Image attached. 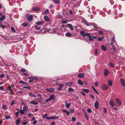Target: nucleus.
<instances>
[{
	"instance_id": "nucleus-18",
	"label": "nucleus",
	"mask_w": 125,
	"mask_h": 125,
	"mask_svg": "<svg viewBox=\"0 0 125 125\" xmlns=\"http://www.w3.org/2000/svg\"><path fill=\"white\" fill-rule=\"evenodd\" d=\"M83 22L84 24L88 26H89L90 25H92V24L91 23H88V22H87L86 21H83Z\"/></svg>"
},
{
	"instance_id": "nucleus-51",
	"label": "nucleus",
	"mask_w": 125,
	"mask_h": 125,
	"mask_svg": "<svg viewBox=\"0 0 125 125\" xmlns=\"http://www.w3.org/2000/svg\"><path fill=\"white\" fill-rule=\"evenodd\" d=\"M26 71V70L24 68H21V71L22 72H25Z\"/></svg>"
},
{
	"instance_id": "nucleus-54",
	"label": "nucleus",
	"mask_w": 125,
	"mask_h": 125,
	"mask_svg": "<svg viewBox=\"0 0 125 125\" xmlns=\"http://www.w3.org/2000/svg\"><path fill=\"white\" fill-rule=\"evenodd\" d=\"M70 113H73L74 112V110L72 109H71L70 110Z\"/></svg>"
},
{
	"instance_id": "nucleus-4",
	"label": "nucleus",
	"mask_w": 125,
	"mask_h": 125,
	"mask_svg": "<svg viewBox=\"0 0 125 125\" xmlns=\"http://www.w3.org/2000/svg\"><path fill=\"white\" fill-rule=\"evenodd\" d=\"M46 90L48 92H53L55 91L53 87L50 88H46Z\"/></svg>"
},
{
	"instance_id": "nucleus-45",
	"label": "nucleus",
	"mask_w": 125,
	"mask_h": 125,
	"mask_svg": "<svg viewBox=\"0 0 125 125\" xmlns=\"http://www.w3.org/2000/svg\"><path fill=\"white\" fill-rule=\"evenodd\" d=\"M90 97L92 98L93 100H95V98L93 95L91 94H90Z\"/></svg>"
},
{
	"instance_id": "nucleus-30",
	"label": "nucleus",
	"mask_w": 125,
	"mask_h": 125,
	"mask_svg": "<svg viewBox=\"0 0 125 125\" xmlns=\"http://www.w3.org/2000/svg\"><path fill=\"white\" fill-rule=\"evenodd\" d=\"M78 84L81 85H82L83 84L82 81L80 80H78Z\"/></svg>"
},
{
	"instance_id": "nucleus-46",
	"label": "nucleus",
	"mask_w": 125,
	"mask_h": 125,
	"mask_svg": "<svg viewBox=\"0 0 125 125\" xmlns=\"http://www.w3.org/2000/svg\"><path fill=\"white\" fill-rule=\"evenodd\" d=\"M56 4H59L60 2L59 0H54Z\"/></svg>"
},
{
	"instance_id": "nucleus-14",
	"label": "nucleus",
	"mask_w": 125,
	"mask_h": 125,
	"mask_svg": "<svg viewBox=\"0 0 125 125\" xmlns=\"http://www.w3.org/2000/svg\"><path fill=\"white\" fill-rule=\"evenodd\" d=\"M64 86V85L63 84H62L60 85H58V86H59V87L57 89L59 91L61 90Z\"/></svg>"
},
{
	"instance_id": "nucleus-31",
	"label": "nucleus",
	"mask_w": 125,
	"mask_h": 125,
	"mask_svg": "<svg viewBox=\"0 0 125 125\" xmlns=\"http://www.w3.org/2000/svg\"><path fill=\"white\" fill-rule=\"evenodd\" d=\"M2 22H0V26L2 29H4L5 28V26L4 25H2Z\"/></svg>"
},
{
	"instance_id": "nucleus-49",
	"label": "nucleus",
	"mask_w": 125,
	"mask_h": 125,
	"mask_svg": "<svg viewBox=\"0 0 125 125\" xmlns=\"http://www.w3.org/2000/svg\"><path fill=\"white\" fill-rule=\"evenodd\" d=\"M90 34L89 33H85L84 37L86 36H88V37H89V36H90Z\"/></svg>"
},
{
	"instance_id": "nucleus-50",
	"label": "nucleus",
	"mask_w": 125,
	"mask_h": 125,
	"mask_svg": "<svg viewBox=\"0 0 125 125\" xmlns=\"http://www.w3.org/2000/svg\"><path fill=\"white\" fill-rule=\"evenodd\" d=\"M109 65L110 66L113 68L114 67V65L113 63L110 62L109 63Z\"/></svg>"
},
{
	"instance_id": "nucleus-15",
	"label": "nucleus",
	"mask_w": 125,
	"mask_h": 125,
	"mask_svg": "<svg viewBox=\"0 0 125 125\" xmlns=\"http://www.w3.org/2000/svg\"><path fill=\"white\" fill-rule=\"evenodd\" d=\"M115 42V39L114 38L112 37L111 39V41L110 43V45H112Z\"/></svg>"
},
{
	"instance_id": "nucleus-52",
	"label": "nucleus",
	"mask_w": 125,
	"mask_h": 125,
	"mask_svg": "<svg viewBox=\"0 0 125 125\" xmlns=\"http://www.w3.org/2000/svg\"><path fill=\"white\" fill-rule=\"evenodd\" d=\"M87 111L89 113H92V110L90 108H88L87 110Z\"/></svg>"
},
{
	"instance_id": "nucleus-16",
	"label": "nucleus",
	"mask_w": 125,
	"mask_h": 125,
	"mask_svg": "<svg viewBox=\"0 0 125 125\" xmlns=\"http://www.w3.org/2000/svg\"><path fill=\"white\" fill-rule=\"evenodd\" d=\"M101 47L102 49L104 51H106L107 49V48L106 46H105L103 45H101Z\"/></svg>"
},
{
	"instance_id": "nucleus-63",
	"label": "nucleus",
	"mask_w": 125,
	"mask_h": 125,
	"mask_svg": "<svg viewBox=\"0 0 125 125\" xmlns=\"http://www.w3.org/2000/svg\"><path fill=\"white\" fill-rule=\"evenodd\" d=\"M34 80V79H31V80H30L29 81V83H31V82H32L33 80Z\"/></svg>"
},
{
	"instance_id": "nucleus-61",
	"label": "nucleus",
	"mask_w": 125,
	"mask_h": 125,
	"mask_svg": "<svg viewBox=\"0 0 125 125\" xmlns=\"http://www.w3.org/2000/svg\"><path fill=\"white\" fill-rule=\"evenodd\" d=\"M95 85L97 87H98V82H96L94 83Z\"/></svg>"
},
{
	"instance_id": "nucleus-41",
	"label": "nucleus",
	"mask_w": 125,
	"mask_h": 125,
	"mask_svg": "<svg viewBox=\"0 0 125 125\" xmlns=\"http://www.w3.org/2000/svg\"><path fill=\"white\" fill-rule=\"evenodd\" d=\"M112 46V49L114 51L116 49V47L113 44H112V45H111Z\"/></svg>"
},
{
	"instance_id": "nucleus-1",
	"label": "nucleus",
	"mask_w": 125,
	"mask_h": 125,
	"mask_svg": "<svg viewBox=\"0 0 125 125\" xmlns=\"http://www.w3.org/2000/svg\"><path fill=\"white\" fill-rule=\"evenodd\" d=\"M26 17L29 21H31L32 20L33 16L32 15L28 14L27 15Z\"/></svg>"
},
{
	"instance_id": "nucleus-48",
	"label": "nucleus",
	"mask_w": 125,
	"mask_h": 125,
	"mask_svg": "<svg viewBox=\"0 0 125 125\" xmlns=\"http://www.w3.org/2000/svg\"><path fill=\"white\" fill-rule=\"evenodd\" d=\"M98 53V50L97 49H96L95 51V55H97Z\"/></svg>"
},
{
	"instance_id": "nucleus-40",
	"label": "nucleus",
	"mask_w": 125,
	"mask_h": 125,
	"mask_svg": "<svg viewBox=\"0 0 125 125\" xmlns=\"http://www.w3.org/2000/svg\"><path fill=\"white\" fill-rule=\"evenodd\" d=\"M68 90L70 92L71 91H73L74 90L71 87H70L68 89Z\"/></svg>"
},
{
	"instance_id": "nucleus-17",
	"label": "nucleus",
	"mask_w": 125,
	"mask_h": 125,
	"mask_svg": "<svg viewBox=\"0 0 125 125\" xmlns=\"http://www.w3.org/2000/svg\"><path fill=\"white\" fill-rule=\"evenodd\" d=\"M66 25L69 27L71 30L73 31V27L71 24H67Z\"/></svg>"
},
{
	"instance_id": "nucleus-34",
	"label": "nucleus",
	"mask_w": 125,
	"mask_h": 125,
	"mask_svg": "<svg viewBox=\"0 0 125 125\" xmlns=\"http://www.w3.org/2000/svg\"><path fill=\"white\" fill-rule=\"evenodd\" d=\"M88 38H89V40L90 41H93V39L92 36L90 35L89 36Z\"/></svg>"
},
{
	"instance_id": "nucleus-53",
	"label": "nucleus",
	"mask_w": 125,
	"mask_h": 125,
	"mask_svg": "<svg viewBox=\"0 0 125 125\" xmlns=\"http://www.w3.org/2000/svg\"><path fill=\"white\" fill-rule=\"evenodd\" d=\"M2 108L3 109H6L7 108L6 106L5 105H2Z\"/></svg>"
},
{
	"instance_id": "nucleus-59",
	"label": "nucleus",
	"mask_w": 125,
	"mask_h": 125,
	"mask_svg": "<svg viewBox=\"0 0 125 125\" xmlns=\"http://www.w3.org/2000/svg\"><path fill=\"white\" fill-rule=\"evenodd\" d=\"M98 33L100 35H102L103 34V31H98Z\"/></svg>"
},
{
	"instance_id": "nucleus-8",
	"label": "nucleus",
	"mask_w": 125,
	"mask_h": 125,
	"mask_svg": "<svg viewBox=\"0 0 125 125\" xmlns=\"http://www.w3.org/2000/svg\"><path fill=\"white\" fill-rule=\"evenodd\" d=\"M50 100H54L55 98V95L54 94L52 95H50V97L49 98Z\"/></svg>"
},
{
	"instance_id": "nucleus-64",
	"label": "nucleus",
	"mask_w": 125,
	"mask_h": 125,
	"mask_svg": "<svg viewBox=\"0 0 125 125\" xmlns=\"http://www.w3.org/2000/svg\"><path fill=\"white\" fill-rule=\"evenodd\" d=\"M49 11L48 9H46L45 11V14L47 13H49Z\"/></svg>"
},
{
	"instance_id": "nucleus-9",
	"label": "nucleus",
	"mask_w": 125,
	"mask_h": 125,
	"mask_svg": "<svg viewBox=\"0 0 125 125\" xmlns=\"http://www.w3.org/2000/svg\"><path fill=\"white\" fill-rule=\"evenodd\" d=\"M94 107L96 109H98L99 107V103L97 101H96L95 102L94 104Z\"/></svg>"
},
{
	"instance_id": "nucleus-21",
	"label": "nucleus",
	"mask_w": 125,
	"mask_h": 125,
	"mask_svg": "<svg viewBox=\"0 0 125 125\" xmlns=\"http://www.w3.org/2000/svg\"><path fill=\"white\" fill-rule=\"evenodd\" d=\"M65 105L66 107L67 108H68L70 107V106L71 105V103H68V104H67V103L66 102L65 103Z\"/></svg>"
},
{
	"instance_id": "nucleus-60",
	"label": "nucleus",
	"mask_w": 125,
	"mask_h": 125,
	"mask_svg": "<svg viewBox=\"0 0 125 125\" xmlns=\"http://www.w3.org/2000/svg\"><path fill=\"white\" fill-rule=\"evenodd\" d=\"M6 119H10V116L8 115H6L5 117Z\"/></svg>"
},
{
	"instance_id": "nucleus-2",
	"label": "nucleus",
	"mask_w": 125,
	"mask_h": 125,
	"mask_svg": "<svg viewBox=\"0 0 125 125\" xmlns=\"http://www.w3.org/2000/svg\"><path fill=\"white\" fill-rule=\"evenodd\" d=\"M56 81L55 82L56 84L58 86L61 84V83L62 82V79H57L56 80Z\"/></svg>"
},
{
	"instance_id": "nucleus-39",
	"label": "nucleus",
	"mask_w": 125,
	"mask_h": 125,
	"mask_svg": "<svg viewBox=\"0 0 125 125\" xmlns=\"http://www.w3.org/2000/svg\"><path fill=\"white\" fill-rule=\"evenodd\" d=\"M20 119H18L16 121V124L17 125L19 124L20 123Z\"/></svg>"
},
{
	"instance_id": "nucleus-23",
	"label": "nucleus",
	"mask_w": 125,
	"mask_h": 125,
	"mask_svg": "<svg viewBox=\"0 0 125 125\" xmlns=\"http://www.w3.org/2000/svg\"><path fill=\"white\" fill-rule=\"evenodd\" d=\"M104 38V36H103L102 37H100L97 39V41H102Z\"/></svg>"
},
{
	"instance_id": "nucleus-22",
	"label": "nucleus",
	"mask_w": 125,
	"mask_h": 125,
	"mask_svg": "<svg viewBox=\"0 0 125 125\" xmlns=\"http://www.w3.org/2000/svg\"><path fill=\"white\" fill-rule=\"evenodd\" d=\"M43 21H38L36 23V24L38 25H42L44 23Z\"/></svg>"
},
{
	"instance_id": "nucleus-58",
	"label": "nucleus",
	"mask_w": 125,
	"mask_h": 125,
	"mask_svg": "<svg viewBox=\"0 0 125 125\" xmlns=\"http://www.w3.org/2000/svg\"><path fill=\"white\" fill-rule=\"evenodd\" d=\"M11 87L9 85L8 86V87L7 88L8 89H9V91H11L12 90V89L11 88Z\"/></svg>"
},
{
	"instance_id": "nucleus-36",
	"label": "nucleus",
	"mask_w": 125,
	"mask_h": 125,
	"mask_svg": "<svg viewBox=\"0 0 125 125\" xmlns=\"http://www.w3.org/2000/svg\"><path fill=\"white\" fill-rule=\"evenodd\" d=\"M22 25L26 27L28 25V24L27 23H23L22 24Z\"/></svg>"
},
{
	"instance_id": "nucleus-5",
	"label": "nucleus",
	"mask_w": 125,
	"mask_h": 125,
	"mask_svg": "<svg viewBox=\"0 0 125 125\" xmlns=\"http://www.w3.org/2000/svg\"><path fill=\"white\" fill-rule=\"evenodd\" d=\"M77 76L79 78H83L84 76V73H79L77 75Z\"/></svg>"
},
{
	"instance_id": "nucleus-42",
	"label": "nucleus",
	"mask_w": 125,
	"mask_h": 125,
	"mask_svg": "<svg viewBox=\"0 0 125 125\" xmlns=\"http://www.w3.org/2000/svg\"><path fill=\"white\" fill-rule=\"evenodd\" d=\"M19 111L20 114H21L22 115H23L24 114V110H21Z\"/></svg>"
},
{
	"instance_id": "nucleus-55",
	"label": "nucleus",
	"mask_w": 125,
	"mask_h": 125,
	"mask_svg": "<svg viewBox=\"0 0 125 125\" xmlns=\"http://www.w3.org/2000/svg\"><path fill=\"white\" fill-rule=\"evenodd\" d=\"M19 112L18 111L17 112H16L15 113V114L16 116V117H17V116H18V115L19 114Z\"/></svg>"
},
{
	"instance_id": "nucleus-35",
	"label": "nucleus",
	"mask_w": 125,
	"mask_h": 125,
	"mask_svg": "<svg viewBox=\"0 0 125 125\" xmlns=\"http://www.w3.org/2000/svg\"><path fill=\"white\" fill-rule=\"evenodd\" d=\"M28 107L27 106H25L23 107V110L25 111H26L27 110Z\"/></svg>"
},
{
	"instance_id": "nucleus-56",
	"label": "nucleus",
	"mask_w": 125,
	"mask_h": 125,
	"mask_svg": "<svg viewBox=\"0 0 125 125\" xmlns=\"http://www.w3.org/2000/svg\"><path fill=\"white\" fill-rule=\"evenodd\" d=\"M72 120L73 121H76V119L75 117H73L72 118Z\"/></svg>"
},
{
	"instance_id": "nucleus-44",
	"label": "nucleus",
	"mask_w": 125,
	"mask_h": 125,
	"mask_svg": "<svg viewBox=\"0 0 125 125\" xmlns=\"http://www.w3.org/2000/svg\"><path fill=\"white\" fill-rule=\"evenodd\" d=\"M11 31L13 32H16V31L14 28L13 27H11Z\"/></svg>"
},
{
	"instance_id": "nucleus-37",
	"label": "nucleus",
	"mask_w": 125,
	"mask_h": 125,
	"mask_svg": "<svg viewBox=\"0 0 125 125\" xmlns=\"http://www.w3.org/2000/svg\"><path fill=\"white\" fill-rule=\"evenodd\" d=\"M46 119L48 120H49L50 119H54V117L51 116L48 117L46 118Z\"/></svg>"
},
{
	"instance_id": "nucleus-28",
	"label": "nucleus",
	"mask_w": 125,
	"mask_h": 125,
	"mask_svg": "<svg viewBox=\"0 0 125 125\" xmlns=\"http://www.w3.org/2000/svg\"><path fill=\"white\" fill-rule=\"evenodd\" d=\"M84 116L85 117V119L87 120H88V115H87V114L86 113V112H84Z\"/></svg>"
},
{
	"instance_id": "nucleus-24",
	"label": "nucleus",
	"mask_w": 125,
	"mask_h": 125,
	"mask_svg": "<svg viewBox=\"0 0 125 125\" xmlns=\"http://www.w3.org/2000/svg\"><path fill=\"white\" fill-rule=\"evenodd\" d=\"M91 87L94 91L95 92V93L98 95L99 93L96 90L95 88L92 86H91Z\"/></svg>"
},
{
	"instance_id": "nucleus-25",
	"label": "nucleus",
	"mask_w": 125,
	"mask_h": 125,
	"mask_svg": "<svg viewBox=\"0 0 125 125\" xmlns=\"http://www.w3.org/2000/svg\"><path fill=\"white\" fill-rule=\"evenodd\" d=\"M108 85L109 86H111L112 85V81L111 80H108Z\"/></svg>"
},
{
	"instance_id": "nucleus-7",
	"label": "nucleus",
	"mask_w": 125,
	"mask_h": 125,
	"mask_svg": "<svg viewBox=\"0 0 125 125\" xmlns=\"http://www.w3.org/2000/svg\"><path fill=\"white\" fill-rule=\"evenodd\" d=\"M31 10L34 11H38L40 10V9L37 7H33L32 8Z\"/></svg>"
},
{
	"instance_id": "nucleus-3",
	"label": "nucleus",
	"mask_w": 125,
	"mask_h": 125,
	"mask_svg": "<svg viewBox=\"0 0 125 125\" xmlns=\"http://www.w3.org/2000/svg\"><path fill=\"white\" fill-rule=\"evenodd\" d=\"M116 103L118 106H120L121 104V102L120 100L118 98L115 99Z\"/></svg>"
},
{
	"instance_id": "nucleus-33",
	"label": "nucleus",
	"mask_w": 125,
	"mask_h": 125,
	"mask_svg": "<svg viewBox=\"0 0 125 125\" xmlns=\"http://www.w3.org/2000/svg\"><path fill=\"white\" fill-rule=\"evenodd\" d=\"M65 35L67 37H70L71 36V34L69 32L66 33L65 34Z\"/></svg>"
},
{
	"instance_id": "nucleus-20",
	"label": "nucleus",
	"mask_w": 125,
	"mask_h": 125,
	"mask_svg": "<svg viewBox=\"0 0 125 125\" xmlns=\"http://www.w3.org/2000/svg\"><path fill=\"white\" fill-rule=\"evenodd\" d=\"M30 103L31 104H32L35 105H36L38 104V102H35V101L34 100H32L30 102Z\"/></svg>"
},
{
	"instance_id": "nucleus-47",
	"label": "nucleus",
	"mask_w": 125,
	"mask_h": 125,
	"mask_svg": "<svg viewBox=\"0 0 125 125\" xmlns=\"http://www.w3.org/2000/svg\"><path fill=\"white\" fill-rule=\"evenodd\" d=\"M23 88L24 89H27L30 90L31 88L30 87H24Z\"/></svg>"
},
{
	"instance_id": "nucleus-29",
	"label": "nucleus",
	"mask_w": 125,
	"mask_h": 125,
	"mask_svg": "<svg viewBox=\"0 0 125 125\" xmlns=\"http://www.w3.org/2000/svg\"><path fill=\"white\" fill-rule=\"evenodd\" d=\"M89 89H83V92H85L87 93H88L89 92Z\"/></svg>"
},
{
	"instance_id": "nucleus-62",
	"label": "nucleus",
	"mask_w": 125,
	"mask_h": 125,
	"mask_svg": "<svg viewBox=\"0 0 125 125\" xmlns=\"http://www.w3.org/2000/svg\"><path fill=\"white\" fill-rule=\"evenodd\" d=\"M4 76V73H2L1 75L0 76V77L1 78H3Z\"/></svg>"
},
{
	"instance_id": "nucleus-11",
	"label": "nucleus",
	"mask_w": 125,
	"mask_h": 125,
	"mask_svg": "<svg viewBox=\"0 0 125 125\" xmlns=\"http://www.w3.org/2000/svg\"><path fill=\"white\" fill-rule=\"evenodd\" d=\"M108 86L104 84L103 85L102 87L103 89L105 90H107L108 89Z\"/></svg>"
},
{
	"instance_id": "nucleus-12",
	"label": "nucleus",
	"mask_w": 125,
	"mask_h": 125,
	"mask_svg": "<svg viewBox=\"0 0 125 125\" xmlns=\"http://www.w3.org/2000/svg\"><path fill=\"white\" fill-rule=\"evenodd\" d=\"M6 18V16L5 15L2 16L0 18V22H2V21L4 20Z\"/></svg>"
},
{
	"instance_id": "nucleus-43",
	"label": "nucleus",
	"mask_w": 125,
	"mask_h": 125,
	"mask_svg": "<svg viewBox=\"0 0 125 125\" xmlns=\"http://www.w3.org/2000/svg\"><path fill=\"white\" fill-rule=\"evenodd\" d=\"M62 112H65L67 114V115H69L70 114L68 112L65 110H63L62 111Z\"/></svg>"
},
{
	"instance_id": "nucleus-6",
	"label": "nucleus",
	"mask_w": 125,
	"mask_h": 125,
	"mask_svg": "<svg viewBox=\"0 0 125 125\" xmlns=\"http://www.w3.org/2000/svg\"><path fill=\"white\" fill-rule=\"evenodd\" d=\"M120 82L121 85L123 86H125V81L123 78L120 79Z\"/></svg>"
},
{
	"instance_id": "nucleus-19",
	"label": "nucleus",
	"mask_w": 125,
	"mask_h": 125,
	"mask_svg": "<svg viewBox=\"0 0 125 125\" xmlns=\"http://www.w3.org/2000/svg\"><path fill=\"white\" fill-rule=\"evenodd\" d=\"M72 85V82H69L68 83L65 84V85L66 86H68L69 87L71 86Z\"/></svg>"
},
{
	"instance_id": "nucleus-32",
	"label": "nucleus",
	"mask_w": 125,
	"mask_h": 125,
	"mask_svg": "<svg viewBox=\"0 0 125 125\" xmlns=\"http://www.w3.org/2000/svg\"><path fill=\"white\" fill-rule=\"evenodd\" d=\"M81 34L82 35L83 37H84L85 34V32L83 31H81L80 32Z\"/></svg>"
},
{
	"instance_id": "nucleus-38",
	"label": "nucleus",
	"mask_w": 125,
	"mask_h": 125,
	"mask_svg": "<svg viewBox=\"0 0 125 125\" xmlns=\"http://www.w3.org/2000/svg\"><path fill=\"white\" fill-rule=\"evenodd\" d=\"M35 28L37 30H38L41 29V28L40 27H37V26H35Z\"/></svg>"
},
{
	"instance_id": "nucleus-10",
	"label": "nucleus",
	"mask_w": 125,
	"mask_h": 125,
	"mask_svg": "<svg viewBox=\"0 0 125 125\" xmlns=\"http://www.w3.org/2000/svg\"><path fill=\"white\" fill-rule=\"evenodd\" d=\"M109 73V71L106 69H105L104 72V75L106 76Z\"/></svg>"
},
{
	"instance_id": "nucleus-57",
	"label": "nucleus",
	"mask_w": 125,
	"mask_h": 125,
	"mask_svg": "<svg viewBox=\"0 0 125 125\" xmlns=\"http://www.w3.org/2000/svg\"><path fill=\"white\" fill-rule=\"evenodd\" d=\"M33 94V93L32 92H29V95L30 96H31L32 97V95Z\"/></svg>"
},
{
	"instance_id": "nucleus-27",
	"label": "nucleus",
	"mask_w": 125,
	"mask_h": 125,
	"mask_svg": "<svg viewBox=\"0 0 125 125\" xmlns=\"http://www.w3.org/2000/svg\"><path fill=\"white\" fill-rule=\"evenodd\" d=\"M19 83H20L22 84L26 85H27V84H28V83L24 82L22 80L19 81Z\"/></svg>"
},
{
	"instance_id": "nucleus-26",
	"label": "nucleus",
	"mask_w": 125,
	"mask_h": 125,
	"mask_svg": "<svg viewBox=\"0 0 125 125\" xmlns=\"http://www.w3.org/2000/svg\"><path fill=\"white\" fill-rule=\"evenodd\" d=\"M109 103L110 105L113 106H114L115 105L114 103L112 100H110L109 102Z\"/></svg>"
},
{
	"instance_id": "nucleus-13",
	"label": "nucleus",
	"mask_w": 125,
	"mask_h": 125,
	"mask_svg": "<svg viewBox=\"0 0 125 125\" xmlns=\"http://www.w3.org/2000/svg\"><path fill=\"white\" fill-rule=\"evenodd\" d=\"M44 20L47 21L48 22L50 21V19L47 16H45L44 17Z\"/></svg>"
}]
</instances>
